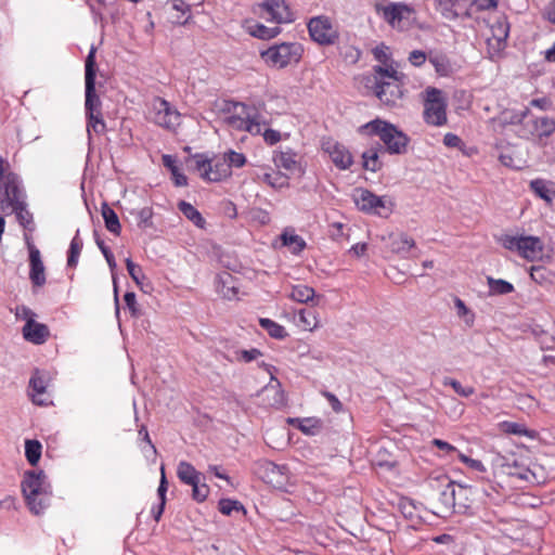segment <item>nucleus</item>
Returning <instances> with one entry per match:
<instances>
[{"instance_id": "nucleus-1", "label": "nucleus", "mask_w": 555, "mask_h": 555, "mask_svg": "<svg viewBox=\"0 0 555 555\" xmlns=\"http://www.w3.org/2000/svg\"><path fill=\"white\" fill-rule=\"evenodd\" d=\"M360 134L376 135L383 142L384 151L391 155H403L408 151L410 138L396 125L375 118L358 128Z\"/></svg>"}, {"instance_id": "nucleus-2", "label": "nucleus", "mask_w": 555, "mask_h": 555, "mask_svg": "<svg viewBox=\"0 0 555 555\" xmlns=\"http://www.w3.org/2000/svg\"><path fill=\"white\" fill-rule=\"evenodd\" d=\"M21 487L31 513L39 515L50 505V485L43 470L25 472Z\"/></svg>"}, {"instance_id": "nucleus-3", "label": "nucleus", "mask_w": 555, "mask_h": 555, "mask_svg": "<svg viewBox=\"0 0 555 555\" xmlns=\"http://www.w3.org/2000/svg\"><path fill=\"white\" fill-rule=\"evenodd\" d=\"M0 212H14L18 223H31L33 214L28 211L25 202V193L22 188V181L18 176H9L4 191L0 195Z\"/></svg>"}, {"instance_id": "nucleus-4", "label": "nucleus", "mask_w": 555, "mask_h": 555, "mask_svg": "<svg viewBox=\"0 0 555 555\" xmlns=\"http://www.w3.org/2000/svg\"><path fill=\"white\" fill-rule=\"evenodd\" d=\"M375 76L373 78V90L378 100L387 105L395 106L403 95L398 72L390 68H385L382 66L374 67Z\"/></svg>"}, {"instance_id": "nucleus-5", "label": "nucleus", "mask_w": 555, "mask_h": 555, "mask_svg": "<svg viewBox=\"0 0 555 555\" xmlns=\"http://www.w3.org/2000/svg\"><path fill=\"white\" fill-rule=\"evenodd\" d=\"M498 243L529 261L542 260L544 257V244L538 236L502 234Z\"/></svg>"}, {"instance_id": "nucleus-6", "label": "nucleus", "mask_w": 555, "mask_h": 555, "mask_svg": "<svg viewBox=\"0 0 555 555\" xmlns=\"http://www.w3.org/2000/svg\"><path fill=\"white\" fill-rule=\"evenodd\" d=\"M376 12L393 29L408 30L415 22V10L403 2H389L388 4H376Z\"/></svg>"}, {"instance_id": "nucleus-7", "label": "nucleus", "mask_w": 555, "mask_h": 555, "mask_svg": "<svg viewBox=\"0 0 555 555\" xmlns=\"http://www.w3.org/2000/svg\"><path fill=\"white\" fill-rule=\"evenodd\" d=\"M302 52L304 49L299 42H282L268 48L260 55L267 64L283 68L292 63H298Z\"/></svg>"}, {"instance_id": "nucleus-8", "label": "nucleus", "mask_w": 555, "mask_h": 555, "mask_svg": "<svg viewBox=\"0 0 555 555\" xmlns=\"http://www.w3.org/2000/svg\"><path fill=\"white\" fill-rule=\"evenodd\" d=\"M426 98L424 102L423 117L426 124L440 127L447 124V101L442 91L428 87L425 90Z\"/></svg>"}, {"instance_id": "nucleus-9", "label": "nucleus", "mask_w": 555, "mask_h": 555, "mask_svg": "<svg viewBox=\"0 0 555 555\" xmlns=\"http://www.w3.org/2000/svg\"><path fill=\"white\" fill-rule=\"evenodd\" d=\"M95 47H91L85 63V85H86V115L100 113L101 101L95 91V77H96V62H95Z\"/></svg>"}, {"instance_id": "nucleus-10", "label": "nucleus", "mask_w": 555, "mask_h": 555, "mask_svg": "<svg viewBox=\"0 0 555 555\" xmlns=\"http://www.w3.org/2000/svg\"><path fill=\"white\" fill-rule=\"evenodd\" d=\"M254 473L273 488L283 489L288 482V468L269 460H259L254 464Z\"/></svg>"}, {"instance_id": "nucleus-11", "label": "nucleus", "mask_w": 555, "mask_h": 555, "mask_svg": "<svg viewBox=\"0 0 555 555\" xmlns=\"http://www.w3.org/2000/svg\"><path fill=\"white\" fill-rule=\"evenodd\" d=\"M254 12L267 22L286 24L294 22V13L284 0H263L258 3Z\"/></svg>"}, {"instance_id": "nucleus-12", "label": "nucleus", "mask_w": 555, "mask_h": 555, "mask_svg": "<svg viewBox=\"0 0 555 555\" xmlns=\"http://www.w3.org/2000/svg\"><path fill=\"white\" fill-rule=\"evenodd\" d=\"M180 113L168 101L160 98L153 100L150 118L157 126L175 130L180 125Z\"/></svg>"}, {"instance_id": "nucleus-13", "label": "nucleus", "mask_w": 555, "mask_h": 555, "mask_svg": "<svg viewBox=\"0 0 555 555\" xmlns=\"http://www.w3.org/2000/svg\"><path fill=\"white\" fill-rule=\"evenodd\" d=\"M307 26L309 35L313 41L318 42L321 46H330L335 43L337 39V33L333 28V25L328 17H312Z\"/></svg>"}, {"instance_id": "nucleus-14", "label": "nucleus", "mask_w": 555, "mask_h": 555, "mask_svg": "<svg viewBox=\"0 0 555 555\" xmlns=\"http://www.w3.org/2000/svg\"><path fill=\"white\" fill-rule=\"evenodd\" d=\"M358 195L354 197V203L359 210L366 214H374L380 217H387L391 211L386 207L384 197L377 196L373 192L360 189L357 191Z\"/></svg>"}, {"instance_id": "nucleus-15", "label": "nucleus", "mask_w": 555, "mask_h": 555, "mask_svg": "<svg viewBox=\"0 0 555 555\" xmlns=\"http://www.w3.org/2000/svg\"><path fill=\"white\" fill-rule=\"evenodd\" d=\"M502 467L508 476L516 477L527 482H534L537 480L535 474L522 460L516 457L504 459Z\"/></svg>"}, {"instance_id": "nucleus-16", "label": "nucleus", "mask_w": 555, "mask_h": 555, "mask_svg": "<svg viewBox=\"0 0 555 555\" xmlns=\"http://www.w3.org/2000/svg\"><path fill=\"white\" fill-rule=\"evenodd\" d=\"M443 480L447 481V485L439 493L437 515L449 514L456 509V501L454 496L456 482L449 480L447 477H443Z\"/></svg>"}, {"instance_id": "nucleus-17", "label": "nucleus", "mask_w": 555, "mask_h": 555, "mask_svg": "<svg viewBox=\"0 0 555 555\" xmlns=\"http://www.w3.org/2000/svg\"><path fill=\"white\" fill-rule=\"evenodd\" d=\"M23 336L27 341L36 345L43 344L50 336L49 327L29 318L23 326Z\"/></svg>"}, {"instance_id": "nucleus-18", "label": "nucleus", "mask_w": 555, "mask_h": 555, "mask_svg": "<svg viewBox=\"0 0 555 555\" xmlns=\"http://www.w3.org/2000/svg\"><path fill=\"white\" fill-rule=\"evenodd\" d=\"M325 150L330 154L332 162L337 168L346 170L352 165V155L343 144L336 142L332 145H328Z\"/></svg>"}, {"instance_id": "nucleus-19", "label": "nucleus", "mask_w": 555, "mask_h": 555, "mask_svg": "<svg viewBox=\"0 0 555 555\" xmlns=\"http://www.w3.org/2000/svg\"><path fill=\"white\" fill-rule=\"evenodd\" d=\"M385 153L386 152L384 151V146L376 142L374 145L362 153L363 168L372 172L379 171L384 166L379 155Z\"/></svg>"}, {"instance_id": "nucleus-20", "label": "nucleus", "mask_w": 555, "mask_h": 555, "mask_svg": "<svg viewBox=\"0 0 555 555\" xmlns=\"http://www.w3.org/2000/svg\"><path fill=\"white\" fill-rule=\"evenodd\" d=\"M29 279L35 287H41L46 284L44 264L41 259V254L33 253L29 255Z\"/></svg>"}, {"instance_id": "nucleus-21", "label": "nucleus", "mask_w": 555, "mask_h": 555, "mask_svg": "<svg viewBox=\"0 0 555 555\" xmlns=\"http://www.w3.org/2000/svg\"><path fill=\"white\" fill-rule=\"evenodd\" d=\"M230 175V166L224 157L222 160L211 162L210 167L205 170V173H202V178L207 181L218 182L228 178Z\"/></svg>"}, {"instance_id": "nucleus-22", "label": "nucleus", "mask_w": 555, "mask_h": 555, "mask_svg": "<svg viewBox=\"0 0 555 555\" xmlns=\"http://www.w3.org/2000/svg\"><path fill=\"white\" fill-rule=\"evenodd\" d=\"M473 494L474 492L470 486L456 482L454 495L456 501L455 513L464 514L470 508L473 502Z\"/></svg>"}, {"instance_id": "nucleus-23", "label": "nucleus", "mask_w": 555, "mask_h": 555, "mask_svg": "<svg viewBox=\"0 0 555 555\" xmlns=\"http://www.w3.org/2000/svg\"><path fill=\"white\" fill-rule=\"evenodd\" d=\"M217 289L224 298L232 299L237 294L236 279L227 271L219 273Z\"/></svg>"}, {"instance_id": "nucleus-24", "label": "nucleus", "mask_w": 555, "mask_h": 555, "mask_svg": "<svg viewBox=\"0 0 555 555\" xmlns=\"http://www.w3.org/2000/svg\"><path fill=\"white\" fill-rule=\"evenodd\" d=\"M233 108L241 107V114L247 116V125L245 131L256 135L261 133V121L259 113H251L249 107L242 102H231Z\"/></svg>"}, {"instance_id": "nucleus-25", "label": "nucleus", "mask_w": 555, "mask_h": 555, "mask_svg": "<svg viewBox=\"0 0 555 555\" xmlns=\"http://www.w3.org/2000/svg\"><path fill=\"white\" fill-rule=\"evenodd\" d=\"M554 185V182L545 181L543 179H535L530 182V189L532 192L547 204H552L555 197Z\"/></svg>"}, {"instance_id": "nucleus-26", "label": "nucleus", "mask_w": 555, "mask_h": 555, "mask_svg": "<svg viewBox=\"0 0 555 555\" xmlns=\"http://www.w3.org/2000/svg\"><path fill=\"white\" fill-rule=\"evenodd\" d=\"M288 423L310 436L317 435L322 428V421L317 417L288 418Z\"/></svg>"}, {"instance_id": "nucleus-27", "label": "nucleus", "mask_w": 555, "mask_h": 555, "mask_svg": "<svg viewBox=\"0 0 555 555\" xmlns=\"http://www.w3.org/2000/svg\"><path fill=\"white\" fill-rule=\"evenodd\" d=\"M391 251L406 257L412 250L416 249L415 241L406 234H399L392 237L390 243Z\"/></svg>"}, {"instance_id": "nucleus-28", "label": "nucleus", "mask_w": 555, "mask_h": 555, "mask_svg": "<svg viewBox=\"0 0 555 555\" xmlns=\"http://www.w3.org/2000/svg\"><path fill=\"white\" fill-rule=\"evenodd\" d=\"M101 214L104 219L105 228L114 235H119L121 225L119 218L115 210L107 204L103 203L101 207Z\"/></svg>"}, {"instance_id": "nucleus-29", "label": "nucleus", "mask_w": 555, "mask_h": 555, "mask_svg": "<svg viewBox=\"0 0 555 555\" xmlns=\"http://www.w3.org/2000/svg\"><path fill=\"white\" fill-rule=\"evenodd\" d=\"M178 478L185 485L192 486L201 479V473L189 462L181 461L177 469Z\"/></svg>"}, {"instance_id": "nucleus-30", "label": "nucleus", "mask_w": 555, "mask_h": 555, "mask_svg": "<svg viewBox=\"0 0 555 555\" xmlns=\"http://www.w3.org/2000/svg\"><path fill=\"white\" fill-rule=\"evenodd\" d=\"M179 210L183 214L185 218L192 221L197 228L204 229L206 221L203 218L202 214L190 203L185 201H180L178 203Z\"/></svg>"}, {"instance_id": "nucleus-31", "label": "nucleus", "mask_w": 555, "mask_h": 555, "mask_svg": "<svg viewBox=\"0 0 555 555\" xmlns=\"http://www.w3.org/2000/svg\"><path fill=\"white\" fill-rule=\"evenodd\" d=\"M248 33L258 39L261 40H270L281 33V27L274 26V27H268L263 24L256 23L248 27Z\"/></svg>"}, {"instance_id": "nucleus-32", "label": "nucleus", "mask_w": 555, "mask_h": 555, "mask_svg": "<svg viewBox=\"0 0 555 555\" xmlns=\"http://www.w3.org/2000/svg\"><path fill=\"white\" fill-rule=\"evenodd\" d=\"M274 164L278 167L284 168L287 171H294L296 169L301 171L300 166H299V164L296 160V154L294 152H292V151L280 152L274 157Z\"/></svg>"}, {"instance_id": "nucleus-33", "label": "nucleus", "mask_w": 555, "mask_h": 555, "mask_svg": "<svg viewBox=\"0 0 555 555\" xmlns=\"http://www.w3.org/2000/svg\"><path fill=\"white\" fill-rule=\"evenodd\" d=\"M490 295H507L514 292V285L502 279L487 278Z\"/></svg>"}, {"instance_id": "nucleus-34", "label": "nucleus", "mask_w": 555, "mask_h": 555, "mask_svg": "<svg viewBox=\"0 0 555 555\" xmlns=\"http://www.w3.org/2000/svg\"><path fill=\"white\" fill-rule=\"evenodd\" d=\"M218 352L229 362H238L240 361V348L236 343L232 340H221L219 344Z\"/></svg>"}, {"instance_id": "nucleus-35", "label": "nucleus", "mask_w": 555, "mask_h": 555, "mask_svg": "<svg viewBox=\"0 0 555 555\" xmlns=\"http://www.w3.org/2000/svg\"><path fill=\"white\" fill-rule=\"evenodd\" d=\"M83 243L79 236V230H77L76 235L73 237L69 249L67 253V266L69 268H75L78 263V259L82 249Z\"/></svg>"}, {"instance_id": "nucleus-36", "label": "nucleus", "mask_w": 555, "mask_h": 555, "mask_svg": "<svg viewBox=\"0 0 555 555\" xmlns=\"http://www.w3.org/2000/svg\"><path fill=\"white\" fill-rule=\"evenodd\" d=\"M429 62L440 76H449L452 73V65L446 54L437 53L429 57Z\"/></svg>"}, {"instance_id": "nucleus-37", "label": "nucleus", "mask_w": 555, "mask_h": 555, "mask_svg": "<svg viewBox=\"0 0 555 555\" xmlns=\"http://www.w3.org/2000/svg\"><path fill=\"white\" fill-rule=\"evenodd\" d=\"M42 446L38 440L25 441V456L31 466H36L41 457Z\"/></svg>"}, {"instance_id": "nucleus-38", "label": "nucleus", "mask_w": 555, "mask_h": 555, "mask_svg": "<svg viewBox=\"0 0 555 555\" xmlns=\"http://www.w3.org/2000/svg\"><path fill=\"white\" fill-rule=\"evenodd\" d=\"M172 10L178 14L173 17V22L184 25L191 17V7L184 0H172Z\"/></svg>"}, {"instance_id": "nucleus-39", "label": "nucleus", "mask_w": 555, "mask_h": 555, "mask_svg": "<svg viewBox=\"0 0 555 555\" xmlns=\"http://www.w3.org/2000/svg\"><path fill=\"white\" fill-rule=\"evenodd\" d=\"M534 131L540 138L552 135L555 132V120L546 116L535 118Z\"/></svg>"}, {"instance_id": "nucleus-40", "label": "nucleus", "mask_w": 555, "mask_h": 555, "mask_svg": "<svg viewBox=\"0 0 555 555\" xmlns=\"http://www.w3.org/2000/svg\"><path fill=\"white\" fill-rule=\"evenodd\" d=\"M259 324L271 337L275 339H283L287 336L285 327L270 319L261 318L259 319Z\"/></svg>"}, {"instance_id": "nucleus-41", "label": "nucleus", "mask_w": 555, "mask_h": 555, "mask_svg": "<svg viewBox=\"0 0 555 555\" xmlns=\"http://www.w3.org/2000/svg\"><path fill=\"white\" fill-rule=\"evenodd\" d=\"M315 292L307 285H296L292 288L289 297L300 304H306L313 299Z\"/></svg>"}, {"instance_id": "nucleus-42", "label": "nucleus", "mask_w": 555, "mask_h": 555, "mask_svg": "<svg viewBox=\"0 0 555 555\" xmlns=\"http://www.w3.org/2000/svg\"><path fill=\"white\" fill-rule=\"evenodd\" d=\"M529 109L526 108L521 112H504L501 117L500 121L502 125H519L521 124L525 118L528 116Z\"/></svg>"}, {"instance_id": "nucleus-43", "label": "nucleus", "mask_w": 555, "mask_h": 555, "mask_svg": "<svg viewBox=\"0 0 555 555\" xmlns=\"http://www.w3.org/2000/svg\"><path fill=\"white\" fill-rule=\"evenodd\" d=\"M88 118L87 131L90 134L91 131L100 134L105 131L106 125L102 118V113H93L91 115H86Z\"/></svg>"}, {"instance_id": "nucleus-44", "label": "nucleus", "mask_w": 555, "mask_h": 555, "mask_svg": "<svg viewBox=\"0 0 555 555\" xmlns=\"http://www.w3.org/2000/svg\"><path fill=\"white\" fill-rule=\"evenodd\" d=\"M530 278L540 285H546L551 282V272L543 266H532Z\"/></svg>"}, {"instance_id": "nucleus-45", "label": "nucleus", "mask_w": 555, "mask_h": 555, "mask_svg": "<svg viewBox=\"0 0 555 555\" xmlns=\"http://www.w3.org/2000/svg\"><path fill=\"white\" fill-rule=\"evenodd\" d=\"M263 392L268 396L270 393L273 395L272 400L269 401V404L274 408H281L285 404V396L283 390L278 386H267L263 388Z\"/></svg>"}, {"instance_id": "nucleus-46", "label": "nucleus", "mask_w": 555, "mask_h": 555, "mask_svg": "<svg viewBox=\"0 0 555 555\" xmlns=\"http://www.w3.org/2000/svg\"><path fill=\"white\" fill-rule=\"evenodd\" d=\"M218 508H219V512L223 515H231L232 512H240V511H243L245 512V508L244 506L242 505L241 502L236 501V500H231V499H221L218 503Z\"/></svg>"}, {"instance_id": "nucleus-47", "label": "nucleus", "mask_w": 555, "mask_h": 555, "mask_svg": "<svg viewBox=\"0 0 555 555\" xmlns=\"http://www.w3.org/2000/svg\"><path fill=\"white\" fill-rule=\"evenodd\" d=\"M437 3V10L441 13V15L449 20V21H455V0H436Z\"/></svg>"}, {"instance_id": "nucleus-48", "label": "nucleus", "mask_w": 555, "mask_h": 555, "mask_svg": "<svg viewBox=\"0 0 555 555\" xmlns=\"http://www.w3.org/2000/svg\"><path fill=\"white\" fill-rule=\"evenodd\" d=\"M29 387L33 389V401L37 404H42V400L38 399L37 396L44 393L46 383L40 376L34 375L29 380Z\"/></svg>"}, {"instance_id": "nucleus-49", "label": "nucleus", "mask_w": 555, "mask_h": 555, "mask_svg": "<svg viewBox=\"0 0 555 555\" xmlns=\"http://www.w3.org/2000/svg\"><path fill=\"white\" fill-rule=\"evenodd\" d=\"M94 237H95V243H96L98 247L100 248L101 253L103 254L109 269L112 271L115 270L117 264L115 261V257H114L113 253L111 251L109 247H107L105 245L104 241L100 238L96 231H94Z\"/></svg>"}, {"instance_id": "nucleus-50", "label": "nucleus", "mask_w": 555, "mask_h": 555, "mask_svg": "<svg viewBox=\"0 0 555 555\" xmlns=\"http://www.w3.org/2000/svg\"><path fill=\"white\" fill-rule=\"evenodd\" d=\"M443 385L451 386L459 396L464 398H468L475 392V389L473 387H463L459 380L450 377L444 378Z\"/></svg>"}, {"instance_id": "nucleus-51", "label": "nucleus", "mask_w": 555, "mask_h": 555, "mask_svg": "<svg viewBox=\"0 0 555 555\" xmlns=\"http://www.w3.org/2000/svg\"><path fill=\"white\" fill-rule=\"evenodd\" d=\"M454 12L456 20L469 18L474 14L469 0H455Z\"/></svg>"}, {"instance_id": "nucleus-52", "label": "nucleus", "mask_w": 555, "mask_h": 555, "mask_svg": "<svg viewBox=\"0 0 555 555\" xmlns=\"http://www.w3.org/2000/svg\"><path fill=\"white\" fill-rule=\"evenodd\" d=\"M492 33H493V37L496 39V41L499 43L505 42V40L508 37L509 25L504 21H498L492 26Z\"/></svg>"}, {"instance_id": "nucleus-53", "label": "nucleus", "mask_w": 555, "mask_h": 555, "mask_svg": "<svg viewBox=\"0 0 555 555\" xmlns=\"http://www.w3.org/2000/svg\"><path fill=\"white\" fill-rule=\"evenodd\" d=\"M192 487V498L197 502H204L209 493V488L206 483H202L201 479Z\"/></svg>"}, {"instance_id": "nucleus-54", "label": "nucleus", "mask_w": 555, "mask_h": 555, "mask_svg": "<svg viewBox=\"0 0 555 555\" xmlns=\"http://www.w3.org/2000/svg\"><path fill=\"white\" fill-rule=\"evenodd\" d=\"M454 306L456 308L459 317H466V315H468L465 319V323L468 326H472L474 324L475 317H474L473 313L469 312V309L466 307L465 302L462 299H460L459 297H455L454 298Z\"/></svg>"}, {"instance_id": "nucleus-55", "label": "nucleus", "mask_w": 555, "mask_h": 555, "mask_svg": "<svg viewBox=\"0 0 555 555\" xmlns=\"http://www.w3.org/2000/svg\"><path fill=\"white\" fill-rule=\"evenodd\" d=\"M153 210L151 207H143L137 212L138 225L140 228L152 227Z\"/></svg>"}, {"instance_id": "nucleus-56", "label": "nucleus", "mask_w": 555, "mask_h": 555, "mask_svg": "<svg viewBox=\"0 0 555 555\" xmlns=\"http://www.w3.org/2000/svg\"><path fill=\"white\" fill-rule=\"evenodd\" d=\"M287 179H288L287 176H284V175H281V173H278L275 177H273L270 173H264L263 177H262V180L266 183H268L272 188H279V189L288 185Z\"/></svg>"}, {"instance_id": "nucleus-57", "label": "nucleus", "mask_w": 555, "mask_h": 555, "mask_svg": "<svg viewBox=\"0 0 555 555\" xmlns=\"http://www.w3.org/2000/svg\"><path fill=\"white\" fill-rule=\"evenodd\" d=\"M224 157L228 162V165L231 167L241 168L246 164V157L242 153H237L235 151H229L224 154Z\"/></svg>"}, {"instance_id": "nucleus-58", "label": "nucleus", "mask_w": 555, "mask_h": 555, "mask_svg": "<svg viewBox=\"0 0 555 555\" xmlns=\"http://www.w3.org/2000/svg\"><path fill=\"white\" fill-rule=\"evenodd\" d=\"M126 268L131 276V279L139 285L141 284V279L144 278V274L142 273V269L140 266L135 264L130 258L126 259Z\"/></svg>"}, {"instance_id": "nucleus-59", "label": "nucleus", "mask_w": 555, "mask_h": 555, "mask_svg": "<svg viewBox=\"0 0 555 555\" xmlns=\"http://www.w3.org/2000/svg\"><path fill=\"white\" fill-rule=\"evenodd\" d=\"M469 4L473 12L495 9L498 7V0H469Z\"/></svg>"}, {"instance_id": "nucleus-60", "label": "nucleus", "mask_w": 555, "mask_h": 555, "mask_svg": "<svg viewBox=\"0 0 555 555\" xmlns=\"http://www.w3.org/2000/svg\"><path fill=\"white\" fill-rule=\"evenodd\" d=\"M193 158L195 160V169L202 173H205V170L210 167L211 159L208 158L203 153H197L193 155Z\"/></svg>"}, {"instance_id": "nucleus-61", "label": "nucleus", "mask_w": 555, "mask_h": 555, "mask_svg": "<svg viewBox=\"0 0 555 555\" xmlns=\"http://www.w3.org/2000/svg\"><path fill=\"white\" fill-rule=\"evenodd\" d=\"M399 508L405 518H413L415 505L411 500L406 498L401 499L399 501Z\"/></svg>"}, {"instance_id": "nucleus-62", "label": "nucleus", "mask_w": 555, "mask_h": 555, "mask_svg": "<svg viewBox=\"0 0 555 555\" xmlns=\"http://www.w3.org/2000/svg\"><path fill=\"white\" fill-rule=\"evenodd\" d=\"M227 124L237 130H245L247 125V116L232 115L227 118Z\"/></svg>"}, {"instance_id": "nucleus-63", "label": "nucleus", "mask_w": 555, "mask_h": 555, "mask_svg": "<svg viewBox=\"0 0 555 555\" xmlns=\"http://www.w3.org/2000/svg\"><path fill=\"white\" fill-rule=\"evenodd\" d=\"M457 455H459L460 461L467 464L470 468L478 470V472H486V467L481 461L470 459V457L466 456L465 454L461 453L460 451H459Z\"/></svg>"}, {"instance_id": "nucleus-64", "label": "nucleus", "mask_w": 555, "mask_h": 555, "mask_svg": "<svg viewBox=\"0 0 555 555\" xmlns=\"http://www.w3.org/2000/svg\"><path fill=\"white\" fill-rule=\"evenodd\" d=\"M240 361L243 362H251L262 356V352L257 348H251L249 350L240 349Z\"/></svg>"}]
</instances>
